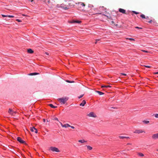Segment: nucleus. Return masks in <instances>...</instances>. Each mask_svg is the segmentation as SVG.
<instances>
[{
  "mask_svg": "<svg viewBox=\"0 0 158 158\" xmlns=\"http://www.w3.org/2000/svg\"><path fill=\"white\" fill-rule=\"evenodd\" d=\"M43 121H44V122H45V119H43Z\"/></svg>",
  "mask_w": 158,
  "mask_h": 158,
  "instance_id": "obj_45",
  "label": "nucleus"
},
{
  "mask_svg": "<svg viewBox=\"0 0 158 158\" xmlns=\"http://www.w3.org/2000/svg\"><path fill=\"white\" fill-rule=\"evenodd\" d=\"M143 122L145 124H148L149 123V122L148 121H146V120H143Z\"/></svg>",
  "mask_w": 158,
  "mask_h": 158,
  "instance_id": "obj_26",
  "label": "nucleus"
},
{
  "mask_svg": "<svg viewBox=\"0 0 158 158\" xmlns=\"http://www.w3.org/2000/svg\"><path fill=\"white\" fill-rule=\"evenodd\" d=\"M111 23H114V22L113 21H111Z\"/></svg>",
  "mask_w": 158,
  "mask_h": 158,
  "instance_id": "obj_48",
  "label": "nucleus"
},
{
  "mask_svg": "<svg viewBox=\"0 0 158 158\" xmlns=\"http://www.w3.org/2000/svg\"><path fill=\"white\" fill-rule=\"evenodd\" d=\"M39 73H30L29 74V75L31 76H32V75H36L39 74Z\"/></svg>",
  "mask_w": 158,
  "mask_h": 158,
  "instance_id": "obj_18",
  "label": "nucleus"
},
{
  "mask_svg": "<svg viewBox=\"0 0 158 158\" xmlns=\"http://www.w3.org/2000/svg\"><path fill=\"white\" fill-rule=\"evenodd\" d=\"M111 86L110 85H102L101 86V87L102 88H108V87H111Z\"/></svg>",
  "mask_w": 158,
  "mask_h": 158,
  "instance_id": "obj_23",
  "label": "nucleus"
},
{
  "mask_svg": "<svg viewBox=\"0 0 158 158\" xmlns=\"http://www.w3.org/2000/svg\"><path fill=\"white\" fill-rule=\"evenodd\" d=\"M142 66H143L146 68H150L151 67V66H147V65H141Z\"/></svg>",
  "mask_w": 158,
  "mask_h": 158,
  "instance_id": "obj_30",
  "label": "nucleus"
},
{
  "mask_svg": "<svg viewBox=\"0 0 158 158\" xmlns=\"http://www.w3.org/2000/svg\"><path fill=\"white\" fill-rule=\"evenodd\" d=\"M143 132L145 133V132L144 131L141 129L136 130L134 132V133L137 134H140Z\"/></svg>",
  "mask_w": 158,
  "mask_h": 158,
  "instance_id": "obj_4",
  "label": "nucleus"
},
{
  "mask_svg": "<svg viewBox=\"0 0 158 158\" xmlns=\"http://www.w3.org/2000/svg\"><path fill=\"white\" fill-rule=\"evenodd\" d=\"M132 12L133 13H134V14H139V12H136L135 11H132Z\"/></svg>",
  "mask_w": 158,
  "mask_h": 158,
  "instance_id": "obj_34",
  "label": "nucleus"
},
{
  "mask_svg": "<svg viewBox=\"0 0 158 158\" xmlns=\"http://www.w3.org/2000/svg\"><path fill=\"white\" fill-rule=\"evenodd\" d=\"M27 52L30 53H33L34 52V51L31 48L28 49L27 50Z\"/></svg>",
  "mask_w": 158,
  "mask_h": 158,
  "instance_id": "obj_15",
  "label": "nucleus"
},
{
  "mask_svg": "<svg viewBox=\"0 0 158 158\" xmlns=\"http://www.w3.org/2000/svg\"><path fill=\"white\" fill-rule=\"evenodd\" d=\"M140 17L141 18H143V19L146 18V17H145V15H143V14H142V15H141Z\"/></svg>",
  "mask_w": 158,
  "mask_h": 158,
  "instance_id": "obj_27",
  "label": "nucleus"
},
{
  "mask_svg": "<svg viewBox=\"0 0 158 158\" xmlns=\"http://www.w3.org/2000/svg\"><path fill=\"white\" fill-rule=\"evenodd\" d=\"M31 131L32 132H33L34 131L36 133H37L38 132V131L37 129L35 128L34 127H32L30 128Z\"/></svg>",
  "mask_w": 158,
  "mask_h": 158,
  "instance_id": "obj_10",
  "label": "nucleus"
},
{
  "mask_svg": "<svg viewBox=\"0 0 158 158\" xmlns=\"http://www.w3.org/2000/svg\"><path fill=\"white\" fill-rule=\"evenodd\" d=\"M81 21H74L72 23H81Z\"/></svg>",
  "mask_w": 158,
  "mask_h": 158,
  "instance_id": "obj_25",
  "label": "nucleus"
},
{
  "mask_svg": "<svg viewBox=\"0 0 158 158\" xmlns=\"http://www.w3.org/2000/svg\"><path fill=\"white\" fill-rule=\"evenodd\" d=\"M16 20L18 22H22V21L21 20H20L19 19H16Z\"/></svg>",
  "mask_w": 158,
  "mask_h": 158,
  "instance_id": "obj_35",
  "label": "nucleus"
},
{
  "mask_svg": "<svg viewBox=\"0 0 158 158\" xmlns=\"http://www.w3.org/2000/svg\"><path fill=\"white\" fill-rule=\"evenodd\" d=\"M45 54H46V55H49L48 53V52H46V53H45Z\"/></svg>",
  "mask_w": 158,
  "mask_h": 158,
  "instance_id": "obj_46",
  "label": "nucleus"
},
{
  "mask_svg": "<svg viewBox=\"0 0 158 158\" xmlns=\"http://www.w3.org/2000/svg\"><path fill=\"white\" fill-rule=\"evenodd\" d=\"M86 103V101L85 100H83L82 103H81L80 104V106H84L85 104Z\"/></svg>",
  "mask_w": 158,
  "mask_h": 158,
  "instance_id": "obj_14",
  "label": "nucleus"
},
{
  "mask_svg": "<svg viewBox=\"0 0 158 158\" xmlns=\"http://www.w3.org/2000/svg\"><path fill=\"white\" fill-rule=\"evenodd\" d=\"M86 146L87 147L88 149L90 150L92 149V148L89 145H86Z\"/></svg>",
  "mask_w": 158,
  "mask_h": 158,
  "instance_id": "obj_22",
  "label": "nucleus"
},
{
  "mask_svg": "<svg viewBox=\"0 0 158 158\" xmlns=\"http://www.w3.org/2000/svg\"><path fill=\"white\" fill-rule=\"evenodd\" d=\"M60 124L61 126L63 127H65V128H66V127H71V126L69 124H62V123L60 122Z\"/></svg>",
  "mask_w": 158,
  "mask_h": 158,
  "instance_id": "obj_9",
  "label": "nucleus"
},
{
  "mask_svg": "<svg viewBox=\"0 0 158 158\" xmlns=\"http://www.w3.org/2000/svg\"><path fill=\"white\" fill-rule=\"evenodd\" d=\"M48 106H50L51 108H55L57 107V106H54L52 104H49L48 105Z\"/></svg>",
  "mask_w": 158,
  "mask_h": 158,
  "instance_id": "obj_21",
  "label": "nucleus"
},
{
  "mask_svg": "<svg viewBox=\"0 0 158 158\" xmlns=\"http://www.w3.org/2000/svg\"><path fill=\"white\" fill-rule=\"evenodd\" d=\"M23 15V16H26V15H24V14H23V15Z\"/></svg>",
  "mask_w": 158,
  "mask_h": 158,
  "instance_id": "obj_49",
  "label": "nucleus"
},
{
  "mask_svg": "<svg viewBox=\"0 0 158 158\" xmlns=\"http://www.w3.org/2000/svg\"><path fill=\"white\" fill-rule=\"evenodd\" d=\"M119 12L124 14H126V10L122 8H119L118 10Z\"/></svg>",
  "mask_w": 158,
  "mask_h": 158,
  "instance_id": "obj_11",
  "label": "nucleus"
},
{
  "mask_svg": "<svg viewBox=\"0 0 158 158\" xmlns=\"http://www.w3.org/2000/svg\"><path fill=\"white\" fill-rule=\"evenodd\" d=\"M16 112H15V111H14V114H15L16 113Z\"/></svg>",
  "mask_w": 158,
  "mask_h": 158,
  "instance_id": "obj_50",
  "label": "nucleus"
},
{
  "mask_svg": "<svg viewBox=\"0 0 158 158\" xmlns=\"http://www.w3.org/2000/svg\"><path fill=\"white\" fill-rule=\"evenodd\" d=\"M155 117L156 118H158V114H156L155 115Z\"/></svg>",
  "mask_w": 158,
  "mask_h": 158,
  "instance_id": "obj_36",
  "label": "nucleus"
},
{
  "mask_svg": "<svg viewBox=\"0 0 158 158\" xmlns=\"http://www.w3.org/2000/svg\"><path fill=\"white\" fill-rule=\"evenodd\" d=\"M69 98L67 97H62V98L58 99V101L60 103H62L64 104L68 100Z\"/></svg>",
  "mask_w": 158,
  "mask_h": 158,
  "instance_id": "obj_1",
  "label": "nucleus"
},
{
  "mask_svg": "<svg viewBox=\"0 0 158 158\" xmlns=\"http://www.w3.org/2000/svg\"><path fill=\"white\" fill-rule=\"evenodd\" d=\"M103 15H104V16H106L108 18H109L108 16H107L106 15H105V14H103Z\"/></svg>",
  "mask_w": 158,
  "mask_h": 158,
  "instance_id": "obj_41",
  "label": "nucleus"
},
{
  "mask_svg": "<svg viewBox=\"0 0 158 158\" xmlns=\"http://www.w3.org/2000/svg\"><path fill=\"white\" fill-rule=\"evenodd\" d=\"M127 39H128L129 40H131V41H135V40L133 38H127Z\"/></svg>",
  "mask_w": 158,
  "mask_h": 158,
  "instance_id": "obj_28",
  "label": "nucleus"
},
{
  "mask_svg": "<svg viewBox=\"0 0 158 158\" xmlns=\"http://www.w3.org/2000/svg\"><path fill=\"white\" fill-rule=\"evenodd\" d=\"M100 40V39H97L96 40V42H95V44H96L97 43V42L98 41H99Z\"/></svg>",
  "mask_w": 158,
  "mask_h": 158,
  "instance_id": "obj_32",
  "label": "nucleus"
},
{
  "mask_svg": "<svg viewBox=\"0 0 158 158\" xmlns=\"http://www.w3.org/2000/svg\"><path fill=\"white\" fill-rule=\"evenodd\" d=\"M8 113L11 115H13L14 114V111L11 109L9 108Z\"/></svg>",
  "mask_w": 158,
  "mask_h": 158,
  "instance_id": "obj_12",
  "label": "nucleus"
},
{
  "mask_svg": "<svg viewBox=\"0 0 158 158\" xmlns=\"http://www.w3.org/2000/svg\"><path fill=\"white\" fill-rule=\"evenodd\" d=\"M138 155L139 156L141 157H143L144 156V155L141 152H139L138 153Z\"/></svg>",
  "mask_w": 158,
  "mask_h": 158,
  "instance_id": "obj_20",
  "label": "nucleus"
},
{
  "mask_svg": "<svg viewBox=\"0 0 158 158\" xmlns=\"http://www.w3.org/2000/svg\"><path fill=\"white\" fill-rule=\"evenodd\" d=\"M152 138L154 139H158V133L154 134L152 136Z\"/></svg>",
  "mask_w": 158,
  "mask_h": 158,
  "instance_id": "obj_8",
  "label": "nucleus"
},
{
  "mask_svg": "<svg viewBox=\"0 0 158 158\" xmlns=\"http://www.w3.org/2000/svg\"><path fill=\"white\" fill-rule=\"evenodd\" d=\"M148 18V17H146L145 19H147Z\"/></svg>",
  "mask_w": 158,
  "mask_h": 158,
  "instance_id": "obj_51",
  "label": "nucleus"
},
{
  "mask_svg": "<svg viewBox=\"0 0 158 158\" xmlns=\"http://www.w3.org/2000/svg\"><path fill=\"white\" fill-rule=\"evenodd\" d=\"M84 94L81 95L80 96H79L78 97V98H82L84 96Z\"/></svg>",
  "mask_w": 158,
  "mask_h": 158,
  "instance_id": "obj_31",
  "label": "nucleus"
},
{
  "mask_svg": "<svg viewBox=\"0 0 158 158\" xmlns=\"http://www.w3.org/2000/svg\"><path fill=\"white\" fill-rule=\"evenodd\" d=\"M121 75H124V76H126L127 74L125 73H121Z\"/></svg>",
  "mask_w": 158,
  "mask_h": 158,
  "instance_id": "obj_37",
  "label": "nucleus"
},
{
  "mask_svg": "<svg viewBox=\"0 0 158 158\" xmlns=\"http://www.w3.org/2000/svg\"><path fill=\"white\" fill-rule=\"evenodd\" d=\"M135 28H138V29H142V28L139 27H135Z\"/></svg>",
  "mask_w": 158,
  "mask_h": 158,
  "instance_id": "obj_39",
  "label": "nucleus"
},
{
  "mask_svg": "<svg viewBox=\"0 0 158 158\" xmlns=\"http://www.w3.org/2000/svg\"><path fill=\"white\" fill-rule=\"evenodd\" d=\"M71 127L73 129L75 128L73 126H71V127Z\"/></svg>",
  "mask_w": 158,
  "mask_h": 158,
  "instance_id": "obj_38",
  "label": "nucleus"
},
{
  "mask_svg": "<svg viewBox=\"0 0 158 158\" xmlns=\"http://www.w3.org/2000/svg\"><path fill=\"white\" fill-rule=\"evenodd\" d=\"M55 119L56 120H57V121H59L58 120V119L57 118H55Z\"/></svg>",
  "mask_w": 158,
  "mask_h": 158,
  "instance_id": "obj_43",
  "label": "nucleus"
},
{
  "mask_svg": "<svg viewBox=\"0 0 158 158\" xmlns=\"http://www.w3.org/2000/svg\"><path fill=\"white\" fill-rule=\"evenodd\" d=\"M66 81L68 83H73L74 82V81H70L68 80Z\"/></svg>",
  "mask_w": 158,
  "mask_h": 158,
  "instance_id": "obj_29",
  "label": "nucleus"
},
{
  "mask_svg": "<svg viewBox=\"0 0 158 158\" xmlns=\"http://www.w3.org/2000/svg\"><path fill=\"white\" fill-rule=\"evenodd\" d=\"M153 74H158V72L154 73Z\"/></svg>",
  "mask_w": 158,
  "mask_h": 158,
  "instance_id": "obj_40",
  "label": "nucleus"
},
{
  "mask_svg": "<svg viewBox=\"0 0 158 158\" xmlns=\"http://www.w3.org/2000/svg\"><path fill=\"white\" fill-rule=\"evenodd\" d=\"M119 137L120 139H123L124 138L130 139L129 137H127L121 136H119Z\"/></svg>",
  "mask_w": 158,
  "mask_h": 158,
  "instance_id": "obj_19",
  "label": "nucleus"
},
{
  "mask_svg": "<svg viewBox=\"0 0 158 158\" xmlns=\"http://www.w3.org/2000/svg\"><path fill=\"white\" fill-rule=\"evenodd\" d=\"M49 150L53 152H60L58 148L54 147H50L49 148Z\"/></svg>",
  "mask_w": 158,
  "mask_h": 158,
  "instance_id": "obj_2",
  "label": "nucleus"
},
{
  "mask_svg": "<svg viewBox=\"0 0 158 158\" xmlns=\"http://www.w3.org/2000/svg\"><path fill=\"white\" fill-rule=\"evenodd\" d=\"M97 92L98 94L99 95H103V94H104L102 92H101V91H96Z\"/></svg>",
  "mask_w": 158,
  "mask_h": 158,
  "instance_id": "obj_24",
  "label": "nucleus"
},
{
  "mask_svg": "<svg viewBox=\"0 0 158 158\" xmlns=\"http://www.w3.org/2000/svg\"><path fill=\"white\" fill-rule=\"evenodd\" d=\"M141 51L143 52H146V53H148V52L147 51H146V50H141Z\"/></svg>",
  "mask_w": 158,
  "mask_h": 158,
  "instance_id": "obj_33",
  "label": "nucleus"
},
{
  "mask_svg": "<svg viewBox=\"0 0 158 158\" xmlns=\"http://www.w3.org/2000/svg\"><path fill=\"white\" fill-rule=\"evenodd\" d=\"M2 15L3 17H9L10 18H13L14 17L13 15Z\"/></svg>",
  "mask_w": 158,
  "mask_h": 158,
  "instance_id": "obj_13",
  "label": "nucleus"
},
{
  "mask_svg": "<svg viewBox=\"0 0 158 158\" xmlns=\"http://www.w3.org/2000/svg\"><path fill=\"white\" fill-rule=\"evenodd\" d=\"M78 142L79 143H83L84 142H86L87 141H85L84 139H81V140H79L78 141Z\"/></svg>",
  "mask_w": 158,
  "mask_h": 158,
  "instance_id": "obj_17",
  "label": "nucleus"
},
{
  "mask_svg": "<svg viewBox=\"0 0 158 158\" xmlns=\"http://www.w3.org/2000/svg\"><path fill=\"white\" fill-rule=\"evenodd\" d=\"M48 3H50V0H48Z\"/></svg>",
  "mask_w": 158,
  "mask_h": 158,
  "instance_id": "obj_44",
  "label": "nucleus"
},
{
  "mask_svg": "<svg viewBox=\"0 0 158 158\" xmlns=\"http://www.w3.org/2000/svg\"><path fill=\"white\" fill-rule=\"evenodd\" d=\"M60 7L64 10H67L69 8L67 6V5H64V4H61Z\"/></svg>",
  "mask_w": 158,
  "mask_h": 158,
  "instance_id": "obj_6",
  "label": "nucleus"
},
{
  "mask_svg": "<svg viewBox=\"0 0 158 158\" xmlns=\"http://www.w3.org/2000/svg\"><path fill=\"white\" fill-rule=\"evenodd\" d=\"M127 145H131V143H128Z\"/></svg>",
  "mask_w": 158,
  "mask_h": 158,
  "instance_id": "obj_47",
  "label": "nucleus"
},
{
  "mask_svg": "<svg viewBox=\"0 0 158 158\" xmlns=\"http://www.w3.org/2000/svg\"><path fill=\"white\" fill-rule=\"evenodd\" d=\"M78 5L82 6H85V4L83 2H79L78 3Z\"/></svg>",
  "mask_w": 158,
  "mask_h": 158,
  "instance_id": "obj_16",
  "label": "nucleus"
},
{
  "mask_svg": "<svg viewBox=\"0 0 158 158\" xmlns=\"http://www.w3.org/2000/svg\"><path fill=\"white\" fill-rule=\"evenodd\" d=\"M57 7H59V6H58V5H57Z\"/></svg>",
  "mask_w": 158,
  "mask_h": 158,
  "instance_id": "obj_52",
  "label": "nucleus"
},
{
  "mask_svg": "<svg viewBox=\"0 0 158 158\" xmlns=\"http://www.w3.org/2000/svg\"><path fill=\"white\" fill-rule=\"evenodd\" d=\"M152 20H151L150 21H148V22L149 23H150L152 22Z\"/></svg>",
  "mask_w": 158,
  "mask_h": 158,
  "instance_id": "obj_42",
  "label": "nucleus"
},
{
  "mask_svg": "<svg viewBox=\"0 0 158 158\" xmlns=\"http://www.w3.org/2000/svg\"><path fill=\"white\" fill-rule=\"evenodd\" d=\"M17 140L20 143L26 144L25 142L20 137H18L17 138Z\"/></svg>",
  "mask_w": 158,
  "mask_h": 158,
  "instance_id": "obj_7",
  "label": "nucleus"
},
{
  "mask_svg": "<svg viewBox=\"0 0 158 158\" xmlns=\"http://www.w3.org/2000/svg\"><path fill=\"white\" fill-rule=\"evenodd\" d=\"M87 116L90 117H92L94 118H96L97 117V115L93 112H91L88 114Z\"/></svg>",
  "mask_w": 158,
  "mask_h": 158,
  "instance_id": "obj_5",
  "label": "nucleus"
},
{
  "mask_svg": "<svg viewBox=\"0 0 158 158\" xmlns=\"http://www.w3.org/2000/svg\"><path fill=\"white\" fill-rule=\"evenodd\" d=\"M75 3L73 1H69L67 3V6L69 8V7H73L74 6Z\"/></svg>",
  "mask_w": 158,
  "mask_h": 158,
  "instance_id": "obj_3",
  "label": "nucleus"
}]
</instances>
